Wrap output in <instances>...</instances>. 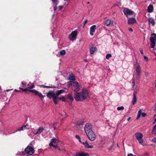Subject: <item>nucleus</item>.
Segmentation results:
<instances>
[{
	"instance_id": "nucleus-30",
	"label": "nucleus",
	"mask_w": 156,
	"mask_h": 156,
	"mask_svg": "<svg viewBox=\"0 0 156 156\" xmlns=\"http://www.w3.org/2000/svg\"><path fill=\"white\" fill-rule=\"evenodd\" d=\"M111 23V21L110 20L108 19L106 20L105 22V25L107 26L110 25Z\"/></svg>"
},
{
	"instance_id": "nucleus-12",
	"label": "nucleus",
	"mask_w": 156,
	"mask_h": 156,
	"mask_svg": "<svg viewBox=\"0 0 156 156\" xmlns=\"http://www.w3.org/2000/svg\"><path fill=\"white\" fill-rule=\"evenodd\" d=\"M29 92L34 93L35 95H38L41 99H43L45 96V95H43L41 93L35 90H30Z\"/></svg>"
},
{
	"instance_id": "nucleus-22",
	"label": "nucleus",
	"mask_w": 156,
	"mask_h": 156,
	"mask_svg": "<svg viewBox=\"0 0 156 156\" xmlns=\"http://www.w3.org/2000/svg\"><path fill=\"white\" fill-rule=\"evenodd\" d=\"M153 11V7L152 5H150L148 6L147 9V11L149 13H151Z\"/></svg>"
},
{
	"instance_id": "nucleus-27",
	"label": "nucleus",
	"mask_w": 156,
	"mask_h": 156,
	"mask_svg": "<svg viewBox=\"0 0 156 156\" xmlns=\"http://www.w3.org/2000/svg\"><path fill=\"white\" fill-rule=\"evenodd\" d=\"M58 101L59 100H61L63 101H66V98L63 96H62L61 97L58 98Z\"/></svg>"
},
{
	"instance_id": "nucleus-28",
	"label": "nucleus",
	"mask_w": 156,
	"mask_h": 156,
	"mask_svg": "<svg viewBox=\"0 0 156 156\" xmlns=\"http://www.w3.org/2000/svg\"><path fill=\"white\" fill-rule=\"evenodd\" d=\"M58 123L57 122H55L52 124V126L54 129V130H55L56 129V127L58 125Z\"/></svg>"
},
{
	"instance_id": "nucleus-10",
	"label": "nucleus",
	"mask_w": 156,
	"mask_h": 156,
	"mask_svg": "<svg viewBox=\"0 0 156 156\" xmlns=\"http://www.w3.org/2000/svg\"><path fill=\"white\" fill-rule=\"evenodd\" d=\"M134 66L137 75L139 76H140L142 73V71L140 65L138 63H136L134 65Z\"/></svg>"
},
{
	"instance_id": "nucleus-5",
	"label": "nucleus",
	"mask_w": 156,
	"mask_h": 156,
	"mask_svg": "<svg viewBox=\"0 0 156 156\" xmlns=\"http://www.w3.org/2000/svg\"><path fill=\"white\" fill-rule=\"evenodd\" d=\"M48 98H52L53 102L55 104H58L57 101V97L55 95V93L54 91H49L46 95Z\"/></svg>"
},
{
	"instance_id": "nucleus-2",
	"label": "nucleus",
	"mask_w": 156,
	"mask_h": 156,
	"mask_svg": "<svg viewBox=\"0 0 156 156\" xmlns=\"http://www.w3.org/2000/svg\"><path fill=\"white\" fill-rule=\"evenodd\" d=\"M84 130L89 139L91 141H94L96 138V136L92 130L91 125L87 124L85 126Z\"/></svg>"
},
{
	"instance_id": "nucleus-1",
	"label": "nucleus",
	"mask_w": 156,
	"mask_h": 156,
	"mask_svg": "<svg viewBox=\"0 0 156 156\" xmlns=\"http://www.w3.org/2000/svg\"><path fill=\"white\" fill-rule=\"evenodd\" d=\"M89 98V93L85 88H83L81 92L76 93L74 98L77 101H82Z\"/></svg>"
},
{
	"instance_id": "nucleus-42",
	"label": "nucleus",
	"mask_w": 156,
	"mask_h": 156,
	"mask_svg": "<svg viewBox=\"0 0 156 156\" xmlns=\"http://www.w3.org/2000/svg\"><path fill=\"white\" fill-rule=\"evenodd\" d=\"M152 141L156 143V137L152 139Z\"/></svg>"
},
{
	"instance_id": "nucleus-55",
	"label": "nucleus",
	"mask_w": 156,
	"mask_h": 156,
	"mask_svg": "<svg viewBox=\"0 0 156 156\" xmlns=\"http://www.w3.org/2000/svg\"><path fill=\"white\" fill-rule=\"evenodd\" d=\"M1 92H2V89H1V87L0 86V93Z\"/></svg>"
},
{
	"instance_id": "nucleus-20",
	"label": "nucleus",
	"mask_w": 156,
	"mask_h": 156,
	"mask_svg": "<svg viewBox=\"0 0 156 156\" xmlns=\"http://www.w3.org/2000/svg\"><path fill=\"white\" fill-rule=\"evenodd\" d=\"M146 114L145 113L143 112L141 113V110H139L138 113V115H137V119H138L141 115L143 117H144L146 116Z\"/></svg>"
},
{
	"instance_id": "nucleus-15",
	"label": "nucleus",
	"mask_w": 156,
	"mask_h": 156,
	"mask_svg": "<svg viewBox=\"0 0 156 156\" xmlns=\"http://www.w3.org/2000/svg\"><path fill=\"white\" fill-rule=\"evenodd\" d=\"M96 29V25H93L90 27V33L91 35L92 36L94 35V33L95 32Z\"/></svg>"
},
{
	"instance_id": "nucleus-47",
	"label": "nucleus",
	"mask_w": 156,
	"mask_h": 156,
	"mask_svg": "<svg viewBox=\"0 0 156 156\" xmlns=\"http://www.w3.org/2000/svg\"><path fill=\"white\" fill-rule=\"evenodd\" d=\"M140 51L141 54L142 55H143L144 54V53H143V49H140Z\"/></svg>"
},
{
	"instance_id": "nucleus-43",
	"label": "nucleus",
	"mask_w": 156,
	"mask_h": 156,
	"mask_svg": "<svg viewBox=\"0 0 156 156\" xmlns=\"http://www.w3.org/2000/svg\"><path fill=\"white\" fill-rule=\"evenodd\" d=\"M132 83L133 84V87H134L135 86V80H134V79H133V81L132 82Z\"/></svg>"
},
{
	"instance_id": "nucleus-38",
	"label": "nucleus",
	"mask_w": 156,
	"mask_h": 156,
	"mask_svg": "<svg viewBox=\"0 0 156 156\" xmlns=\"http://www.w3.org/2000/svg\"><path fill=\"white\" fill-rule=\"evenodd\" d=\"M144 75L146 77H148L149 76V73L147 72H144Z\"/></svg>"
},
{
	"instance_id": "nucleus-26",
	"label": "nucleus",
	"mask_w": 156,
	"mask_h": 156,
	"mask_svg": "<svg viewBox=\"0 0 156 156\" xmlns=\"http://www.w3.org/2000/svg\"><path fill=\"white\" fill-rule=\"evenodd\" d=\"M68 98L71 101H73L74 99L73 97V94L71 93L69 94L68 95Z\"/></svg>"
},
{
	"instance_id": "nucleus-46",
	"label": "nucleus",
	"mask_w": 156,
	"mask_h": 156,
	"mask_svg": "<svg viewBox=\"0 0 156 156\" xmlns=\"http://www.w3.org/2000/svg\"><path fill=\"white\" fill-rule=\"evenodd\" d=\"M128 30L129 31L132 32L133 31V29L130 27H129L128 28Z\"/></svg>"
},
{
	"instance_id": "nucleus-9",
	"label": "nucleus",
	"mask_w": 156,
	"mask_h": 156,
	"mask_svg": "<svg viewBox=\"0 0 156 156\" xmlns=\"http://www.w3.org/2000/svg\"><path fill=\"white\" fill-rule=\"evenodd\" d=\"M44 130V128L42 126L39 127L38 129H31V132L34 135L39 134Z\"/></svg>"
},
{
	"instance_id": "nucleus-13",
	"label": "nucleus",
	"mask_w": 156,
	"mask_h": 156,
	"mask_svg": "<svg viewBox=\"0 0 156 156\" xmlns=\"http://www.w3.org/2000/svg\"><path fill=\"white\" fill-rule=\"evenodd\" d=\"M123 12L124 14L127 17L128 16L133 15L134 13V12H133L127 8H125L124 9Z\"/></svg>"
},
{
	"instance_id": "nucleus-36",
	"label": "nucleus",
	"mask_w": 156,
	"mask_h": 156,
	"mask_svg": "<svg viewBox=\"0 0 156 156\" xmlns=\"http://www.w3.org/2000/svg\"><path fill=\"white\" fill-rule=\"evenodd\" d=\"M112 55L111 54H107L106 55V58L107 59H109V58H111V57H112Z\"/></svg>"
},
{
	"instance_id": "nucleus-11",
	"label": "nucleus",
	"mask_w": 156,
	"mask_h": 156,
	"mask_svg": "<svg viewBox=\"0 0 156 156\" xmlns=\"http://www.w3.org/2000/svg\"><path fill=\"white\" fill-rule=\"evenodd\" d=\"M77 34V30L72 32L69 36V40L72 41L76 40V38Z\"/></svg>"
},
{
	"instance_id": "nucleus-24",
	"label": "nucleus",
	"mask_w": 156,
	"mask_h": 156,
	"mask_svg": "<svg viewBox=\"0 0 156 156\" xmlns=\"http://www.w3.org/2000/svg\"><path fill=\"white\" fill-rule=\"evenodd\" d=\"M51 1L54 5H55V7L54 8V10L56 11L57 9V8L56 6L58 3V0H51Z\"/></svg>"
},
{
	"instance_id": "nucleus-39",
	"label": "nucleus",
	"mask_w": 156,
	"mask_h": 156,
	"mask_svg": "<svg viewBox=\"0 0 156 156\" xmlns=\"http://www.w3.org/2000/svg\"><path fill=\"white\" fill-rule=\"evenodd\" d=\"M22 90L23 91H30V90H29L28 88H27H27L26 89H22Z\"/></svg>"
},
{
	"instance_id": "nucleus-25",
	"label": "nucleus",
	"mask_w": 156,
	"mask_h": 156,
	"mask_svg": "<svg viewBox=\"0 0 156 156\" xmlns=\"http://www.w3.org/2000/svg\"><path fill=\"white\" fill-rule=\"evenodd\" d=\"M148 20L149 23H151L152 26H154L155 25V23L154 19L152 18H149Z\"/></svg>"
},
{
	"instance_id": "nucleus-32",
	"label": "nucleus",
	"mask_w": 156,
	"mask_h": 156,
	"mask_svg": "<svg viewBox=\"0 0 156 156\" xmlns=\"http://www.w3.org/2000/svg\"><path fill=\"white\" fill-rule=\"evenodd\" d=\"M152 132L154 134H156V125L153 128Z\"/></svg>"
},
{
	"instance_id": "nucleus-45",
	"label": "nucleus",
	"mask_w": 156,
	"mask_h": 156,
	"mask_svg": "<svg viewBox=\"0 0 156 156\" xmlns=\"http://www.w3.org/2000/svg\"><path fill=\"white\" fill-rule=\"evenodd\" d=\"M41 86H42V87H46V88H52V87H49V86H44V85H42Z\"/></svg>"
},
{
	"instance_id": "nucleus-29",
	"label": "nucleus",
	"mask_w": 156,
	"mask_h": 156,
	"mask_svg": "<svg viewBox=\"0 0 156 156\" xmlns=\"http://www.w3.org/2000/svg\"><path fill=\"white\" fill-rule=\"evenodd\" d=\"M60 114L63 118H66L67 116L66 113L64 111L60 112Z\"/></svg>"
},
{
	"instance_id": "nucleus-18",
	"label": "nucleus",
	"mask_w": 156,
	"mask_h": 156,
	"mask_svg": "<svg viewBox=\"0 0 156 156\" xmlns=\"http://www.w3.org/2000/svg\"><path fill=\"white\" fill-rule=\"evenodd\" d=\"M136 22V20L135 18H129L128 20V22L129 24H134Z\"/></svg>"
},
{
	"instance_id": "nucleus-53",
	"label": "nucleus",
	"mask_w": 156,
	"mask_h": 156,
	"mask_svg": "<svg viewBox=\"0 0 156 156\" xmlns=\"http://www.w3.org/2000/svg\"><path fill=\"white\" fill-rule=\"evenodd\" d=\"M15 92H20V91L17 90L16 89H15Z\"/></svg>"
},
{
	"instance_id": "nucleus-44",
	"label": "nucleus",
	"mask_w": 156,
	"mask_h": 156,
	"mask_svg": "<svg viewBox=\"0 0 156 156\" xmlns=\"http://www.w3.org/2000/svg\"><path fill=\"white\" fill-rule=\"evenodd\" d=\"M20 154L21 155V156H23L24 155L26 156V155L24 152H21L20 153Z\"/></svg>"
},
{
	"instance_id": "nucleus-8",
	"label": "nucleus",
	"mask_w": 156,
	"mask_h": 156,
	"mask_svg": "<svg viewBox=\"0 0 156 156\" xmlns=\"http://www.w3.org/2000/svg\"><path fill=\"white\" fill-rule=\"evenodd\" d=\"M135 136L139 143L141 144L142 145L144 142L143 134L137 132L135 134Z\"/></svg>"
},
{
	"instance_id": "nucleus-3",
	"label": "nucleus",
	"mask_w": 156,
	"mask_h": 156,
	"mask_svg": "<svg viewBox=\"0 0 156 156\" xmlns=\"http://www.w3.org/2000/svg\"><path fill=\"white\" fill-rule=\"evenodd\" d=\"M84 130L89 139L91 141H94L96 138V136L92 130L91 125L87 124L85 126Z\"/></svg>"
},
{
	"instance_id": "nucleus-35",
	"label": "nucleus",
	"mask_w": 156,
	"mask_h": 156,
	"mask_svg": "<svg viewBox=\"0 0 156 156\" xmlns=\"http://www.w3.org/2000/svg\"><path fill=\"white\" fill-rule=\"evenodd\" d=\"M75 137L78 140V141L80 142L81 143H82V142L81 141L80 137L79 135H76L75 136Z\"/></svg>"
},
{
	"instance_id": "nucleus-40",
	"label": "nucleus",
	"mask_w": 156,
	"mask_h": 156,
	"mask_svg": "<svg viewBox=\"0 0 156 156\" xmlns=\"http://www.w3.org/2000/svg\"><path fill=\"white\" fill-rule=\"evenodd\" d=\"M144 57L145 61H146V62H147L148 61V59L147 57L144 56Z\"/></svg>"
},
{
	"instance_id": "nucleus-57",
	"label": "nucleus",
	"mask_w": 156,
	"mask_h": 156,
	"mask_svg": "<svg viewBox=\"0 0 156 156\" xmlns=\"http://www.w3.org/2000/svg\"><path fill=\"white\" fill-rule=\"evenodd\" d=\"M19 89H20V90H22V89H23L22 88H21V87H19Z\"/></svg>"
},
{
	"instance_id": "nucleus-16",
	"label": "nucleus",
	"mask_w": 156,
	"mask_h": 156,
	"mask_svg": "<svg viewBox=\"0 0 156 156\" xmlns=\"http://www.w3.org/2000/svg\"><path fill=\"white\" fill-rule=\"evenodd\" d=\"M30 126L26 124L25 125H24L22 126L20 128H19L16 131H20L21 130H23L24 129H30Z\"/></svg>"
},
{
	"instance_id": "nucleus-56",
	"label": "nucleus",
	"mask_w": 156,
	"mask_h": 156,
	"mask_svg": "<svg viewBox=\"0 0 156 156\" xmlns=\"http://www.w3.org/2000/svg\"><path fill=\"white\" fill-rule=\"evenodd\" d=\"M58 150L59 151H60L61 150V149H60L59 148H58Z\"/></svg>"
},
{
	"instance_id": "nucleus-52",
	"label": "nucleus",
	"mask_w": 156,
	"mask_h": 156,
	"mask_svg": "<svg viewBox=\"0 0 156 156\" xmlns=\"http://www.w3.org/2000/svg\"><path fill=\"white\" fill-rule=\"evenodd\" d=\"M130 119H131V117H129L128 118L127 120L128 121H129L130 120Z\"/></svg>"
},
{
	"instance_id": "nucleus-49",
	"label": "nucleus",
	"mask_w": 156,
	"mask_h": 156,
	"mask_svg": "<svg viewBox=\"0 0 156 156\" xmlns=\"http://www.w3.org/2000/svg\"><path fill=\"white\" fill-rule=\"evenodd\" d=\"M154 122H153V124L155 122H156V115L155 114L154 115Z\"/></svg>"
},
{
	"instance_id": "nucleus-37",
	"label": "nucleus",
	"mask_w": 156,
	"mask_h": 156,
	"mask_svg": "<svg viewBox=\"0 0 156 156\" xmlns=\"http://www.w3.org/2000/svg\"><path fill=\"white\" fill-rule=\"evenodd\" d=\"M124 109V107L123 106L119 107L117 108V109L118 111L121 110H123Z\"/></svg>"
},
{
	"instance_id": "nucleus-14",
	"label": "nucleus",
	"mask_w": 156,
	"mask_h": 156,
	"mask_svg": "<svg viewBox=\"0 0 156 156\" xmlns=\"http://www.w3.org/2000/svg\"><path fill=\"white\" fill-rule=\"evenodd\" d=\"M137 94V92L136 91H135L133 93V97L132 100V104L133 105L135 104L137 101V99L136 96Z\"/></svg>"
},
{
	"instance_id": "nucleus-33",
	"label": "nucleus",
	"mask_w": 156,
	"mask_h": 156,
	"mask_svg": "<svg viewBox=\"0 0 156 156\" xmlns=\"http://www.w3.org/2000/svg\"><path fill=\"white\" fill-rule=\"evenodd\" d=\"M34 84H32L31 85L28 84L27 87V88L29 90L34 88Z\"/></svg>"
},
{
	"instance_id": "nucleus-19",
	"label": "nucleus",
	"mask_w": 156,
	"mask_h": 156,
	"mask_svg": "<svg viewBox=\"0 0 156 156\" xmlns=\"http://www.w3.org/2000/svg\"><path fill=\"white\" fill-rule=\"evenodd\" d=\"M82 144H83L85 148H93V146L91 145H90L88 143L87 141H86L85 143H82Z\"/></svg>"
},
{
	"instance_id": "nucleus-51",
	"label": "nucleus",
	"mask_w": 156,
	"mask_h": 156,
	"mask_svg": "<svg viewBox=\"0 0 156 156\" xmlns=\"http://www.w3.org/2000/svg\"><path fill=\"white\" fill-rule=\"evenodd\" d=\"M128 156H136L133 155L132 154H129L128 155Z\"/></svg>"
},
{
	"instance_id": "nucleus-6",
	"label": "nucleus",
	"mask_w": 156,
	"mask_h": 156,
	"mask_svg": "<svg viewBox=\"0 0 156 156\" xmlns=\"http://www.w3.org/2000/svg\"><path fill=\"white\" fill-rule=\"evenodd\" d=\"M151 36L150 37V40L151 42V47L153 48H154L156 42V34L152 33L151 35Z\"/></svg>"
},
{
	"instance_id": "nucleus-34",
	"label": "nucleus",
	"mask_w": 156,
	"mask_h": 156,
	"mask_svg": "<svg viewBox=\"0 0 156 156\" xmlns=\"http://www.w3.org/2000/svg\"><path fill=\"white\" fill-rule=\"evenodd\" d=\"M60 54L61 55H64L66 54V52L65 50H63L59 52Z\"/></svg>"
},
{
	"instance_id": "nucleus-58",
	"label": "nucleus",
	"mask_w": 156,
	"mask_h": 156,
	"mask_svg": "<svg viewBox=\"0 0 156 156\" xmlns=\"http://www.w3.org/2000/svg\"><path fill=\"white\" fill-rule=\"evenodd\" d=\"M155 108L156 109V105H155Z\"/></svg>"
},
{
	"instance_id": "nucleus-21",
	"label": "nucleus",
	"mask_w": 156,
	"mask_h": 156,
	"mask_svg": "<svg viewBox=\"0 0 156 156\" xmlns=\"http://www.w3.org/2000/svg\"><path fill=\"white\" fill-rule=\"evenodd\" d=\"M76 156H89V154L87 153L83 152L76 154Z\"/></svg>"
},
{
	"instance_id": "nucleus-41",
	"label": "nucleus",
	"mask_w": 156,
	"mask_h": 156,
	"mask_svg": "<svg viewBox=\"0 0 156 156\" xmlns=\"http://www.w3.org/2000/svg\"><path fill=\"white\" fill-rule=\"evenodd\" d=\"M21 84L23 85V86H22L23 87H24L26 86V83L22 82L21 83Z\"/></svg>"
},
{
	"instance_id": "nucleus-54",
	"label": "nucleus",
	"mask_w": 156,
	"mask_h": 156,
	"mask_svg": "<svg viewBox=\"0 0 156 156\" xmlns=\"http://www.w3.org/2000/svg\"><path fill=\"white\" fill-rule=\"evenodd\" d=\"M87 22V20H86L84 22V24H86Z\"/></svg>"
},
{
	"instance_id": "nucleus-23",
	"label": "nucleus",
	"mask_w": 156,
	"mask_h": 156,
	"mask_svg": "<svg viewBox=\"0 0 156 156\" xmlns=\"http://www.w3.org/2000/svg\"><path fill=\"white\" fill-rule=\"evenodd\" d=\"M97 51V49L95 47H92L90 49V54H94V53L96 51Z\"/></svg>"
},
{
	"instance_id": "nucleus-17",
	"label": "nucleus",
	"mask_w": 156,
	"mask_h": 156,
	"mask_svg": "<svg viewBox=\"0 0 156 156\" xmlns=\"http://www.w3.org/2000/svg\"><path fill=\"white\" fill-rule=\"evenodd\" d=\"M65 92V90H60L57 91L56 93L55 94L56 96L57 97V103H58V97L59 95L62 94H63Z\"/></svg>"
},
{
	"instance_id": "nucleus-4",
	"label": "nucleus",
	"mask_w": 156,
	"mask_h": 156,
	"mask_svg": "<svg viewBox=\"0 0 156 156\" xmlns=\"http://www.w3.org/2000/svg\"><path fill=\"white\" fill-rule=\"evenodd\" d=\"M67 85L68 86L71 85L72 90L75 92L78 91L81 86V84L76 81H69Z\"/></svg>"
},
{
	"instance_id": "nucleus-31",
	"label": "nucleus",
	"mask_w": 156,
	"mask_h": 156,
	"mask_svg": "<svg viewBox=\"0 0 156 156\" xmlns=\"http://www.w3.org/2000/svg\"><path fill=\"white\" fill-rule=\"evenodd\" d=\"M68 79L70 80H75V76L73 75H70Z\"/></svg>"
},
{
	"instance_id": "nucleus-7",
	"label": "nucleus",
	"mask_w": 156,
	"mask_h": 156,
	"mask_svg": "<svg viewBox=\"0 0 156 156\" xmlns=\"http://www.w3.org/2000/svg\"><path fill=\"white\" fill-rule=\"evenodd\" d=\"M59 142V140L58 139L54 137L51 140L49 145L50 146L53 147L55 148H58V144Z\"/></svg>"
},
{
	"instance_id": "nucleus-50",
	"label": "nucleus",
	"mask_w": 156,
	"mask_h": 156,
	"mask_svg": "<svg viewBox=\"0 0 156 156\" xmlns=\"http://www.w3.org/2000/svg\"><path fill=\"white\" fill-rule=\"evenodd\" d=\"M12 90V89H7V90H5V91H6L7 92H8L10 90Z\"/></svg>"
},
{
	"instance_id": "nucleus-48",
	"label": "nucleus",
	"mask_w": 156,
	"mask_h": 156,
	"mask_svg": "<svg viewBox=\"0 0 156 156\" xmlns=\"http://www.w3.org/2000/svg\"><path fill=\"white\" fill-rule=\"evenodd\" d=\"M63 8V6H59L58 7V10H60L61 9Z\"/></svg>"
}]
</instances>
